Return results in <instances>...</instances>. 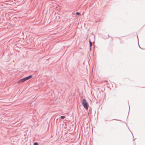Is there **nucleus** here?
Returning <instances> with one entry per match:
<instances>
[{"label":"nucleus","mask_w":145,"mask_h":145,"mask_svg":"<svg viewBox=\"0 0 145 145\" xmlns=\"http://www.w3.org/2000/svg\"><path fill=\"white\" fill-rule=\"evenodd\" d=\"M82 104L83 105L84 107L86 110H88V105L87 102H86V101L85 99H83L82 101Z\"/></svg>","instance_id":"1"},{"label":"nucleus","mask_w":145,"mask_h":145,"mask_svg":"<svg viewBox=\"0 0 145 145\" xmlns=\"http://www.w3.org/2000/svg\"><path fill=\"white\" fill-rule=\"evenodd\" d=\"M32 77V76L31 75L27 77L26 78H22L20 80H19L18 82V83H22L24 82L25 81L27 80H28L29 79L31 78Z\"/></svg>","instance_id":"2"},{"label":"nucleus","mask_w":145,"mask_h":145,"mask_svg":"<svg viewBox=\"0 0 145 145\" xmlns=\"http://www.w3.org/2000/svg\"><path fill=\"white\" fill-rule=\"evenodd\" d=\"M65 117L64 116H60V118L62 119H63L65 118Z\"/></svg>","instance_id":"3"},{"label":"nucleus","mask_w":145,"mask_h":145,"mask_svg":"<svg viewBox=\"0 0 145 145\" xmlns=\"http://www.w3.org/2000/svg\"><path fill=\"white\" fill-rule=\"evenodd\" d=\"M89 42L90 44V46L91 47L92 45V43L91 42L90 40H89Z\"/></svg>","instance_id":"4"},{"label":"nucleus","mask_w":145,"mask_h":145,"mask_svg":"<svg viewBox=\"0 0 145 145\" xmlns=\"http://www.w3.org/2000/svg\"><path fill=\"white\" fill-rule=\"evenodd\" d=\"M34 145H38V144L37 142H35L34 143Z\"/></svg>","instance_id":"5"},{"label":"nucleus","mask_w":145,"mask_h":145,"mask_svg":"<svg viewBox=\"0 0 145 145\" xmlns=\"http://www.w3.org/2000/svg\"><path fill=\"white\" fill-rule=\"evenodd\" d=\"M76 14L77 15H78L80 14V13L78 12H76Z\"/></svg>","instance_id":"6"}]
</instances>
